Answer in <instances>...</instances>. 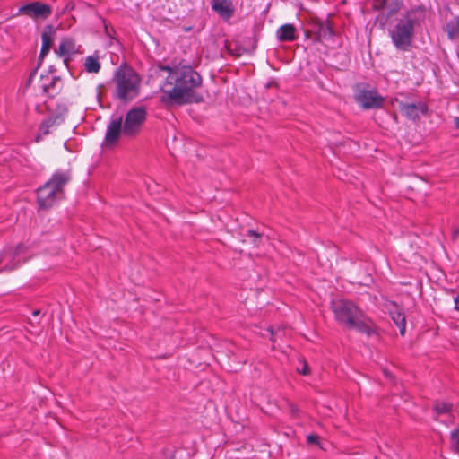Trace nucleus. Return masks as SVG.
<instances>
[{"label": "nucleus", "mask_w": 459, "mask_h": 459, "mask_svg": "<svg viewBox=\"0 0 459 459\" xmlns=\"http://www.w3.org/2000/svg\"><path fill=\"white\" fill-rule=\"evenodd\" d=\"M454 123H455V128L459 129V117H455Z\"/></svg>", "instance_id": "nucleus-35"}, {"label": "nucleus", "mask_w": 459, "mask_h": 459, "mask_svg": "<svg viewBox=\"0 0 459 459\" xmlns=\"http://www.w3.org/2000/svg\"><path fill=\"white\" fill-rule=\"evenodd\" d=\"M39 314H40V310L39 309H36V310H34L32 312V316H39Z\"/></svg>", "instance_id": "nucleus-39"}, {"label": "nucleus", "mask_w": 459, "mask_h": 459, "mask_svg": "<svg viewBox=\"0 0 459 459\" xmlns=\"http://www.w3.org/2000/svg\"><path fill=\"white\" fill-rule=\"evenodd\" d=\"M121 134L124 135L123 117H112L109 121L104 138V144L106 146H112L117 143Z\"/></svg>", "instance_id": "nucleus-10"}, {"label": "nucleus", "mask_w": 459, "mask_h": 459, "mask_svg": "<svg viewBox=\"0 0 459 459\" xmlns=\"http://www.w3.org/2000/svg\"><path fill=\"white\" fill-rule=\"evenodd\" d=\"M19 13L34 20H45L51 15L52 7L48 4H45L40 1H35L22 5L19 8Z\"/></svg>", "instance_id": "nucleus-8"}, {"label": "nucleus", "mask_w": 459, "mask_h": 459, "mask_svg": "<svg viewBox=\"0 0 459 459\" xmlns=\"http://www.w3.org/2000/svg\"><path fill=\"white\" fill-rule=\"evenodd\" d=\"M384 373L386 377H390V374L386 370H385Z\"/></svg>", "instance_id": "nucleus-42"}, {"label": "nucleus", "mask_w": 459, "mask_h": 459, "mask_svg": "<svg viewBox=\"0 0 459 459\" xmlns=\"http://www.w3.org/2000/svg\"><path fill=\"white\" fill-rule=\"evenodd\" d=\"M212 8L223 19H230L234 13L232 3L230 0H212Z\"/></svg>", "instance_id": "nucleus-15"}, {"label": "nucleus", "mask_w": 459, "mask_h": 459, "mask_svg": "<svg viewBox=\"0 0 459 459\" xmlns=\"http://www.w3.org/2000/svg\"><path fill=\"white\" fill-rule=\"evenodd\" d=\"M267 332L270 334V340L273 343H275L278 339H281L284 335L283 330L278 327L275 329L273 326L267 328Z\"/></svg>", "instance_id": "nucleus-24"}, {"label": "nucleus", "mask_w": 459, "mask_h": 459, "mask_svg": "<svg viewBox=\"0 0 459 459\" xmlns=\"http://www.w3.org/2000/svg\"><path fill=\"white\" fill-rule=\"evenodd\" d=\"M400 111L408 119L416 121L420 118V112L422 115H426L429 111V108L426 103L419 101L418 103H399Z\"/></svg>", "instance_id": "nucleus-12"}, {"label": "nucleus", "mask_w": 459, "mask_h": 459, "mask_svg": "<svg viewBox=\"0 0 459 459\" xmlns=\"http://www.w3.org/2000/svg\"><path fill=\"white\" fill-rule=\"evenodd\" d=\"M307 442L308 444H318L319 437L316 435L310 434V435L307 436Z\"/></svg>", "instance_id": "nucleus-31"}, {"label": "nucleus", "mask_w": 459, "mask_h": 459, "mask_svg": "<svg viewBox=\"0 0 459 459\" xmlns=\"http://www.w3.org/2000/svg\"><path fill=\"white\" fill-rule=\"evenodd\" d=\"M330 308L339 325L368 336L376 333V325L372 319L352 300L333 299L331 300Z\"/></svg>", "instance_id": "nucleus-2"}, {"label": "nucleus", "mask_w": 459, "mask_h": 459, "mask_svg": "<svg viewBox=\"0 0 459 459\" xmlns=\"http://www.w3.org/2000/svg\"><path fill=\"white\" fill-rule=\"evenodd\" d=\"M55 33V29L52 25H46L41 33L42 46L51 48L53 40L52 36Z\"/></svg>", "instance_id": "nucleus-20"}, {"label": "nucleus", "mask_w": 459, "mask_h": 459, "mask_svg": "<svg viewBox=\"0 0 459 459\" xmlns=\"http://www.w3.org/2000/svg\"><path fill=\"white\" fill-rule=\"evenodd\" d=\"M454 302H455V308L459 311V296L455 297Z\"/></svg>", "instance_id": "nucleus-34"}, {"label": "nucleus", "mask_w": 459, "mask_h": 459, "mask_svg": "<svg viewBox=\"0 0 459 459\" xmlns=\"http://www.w3.org/2000/svg\"><path fill=\"white\" fill-rule=\"evenodd\" d=\"M418 22L416 11L407 13L390 31V37L394 47L401 51H409L414 36V26Z\"/></svg>", "instance_id": "nucleus-5"}, {"label": "nucleus", "mask_w": 459, "mask_h": 459, "mask_svg": "<svg viewBox=\"0 0 459 459\" xmlns=\"http://www.w3.org/2000/svg\"><path fill=\"white\" fill-rule=\"evenodd\" d=\"M446 31L450 39L459 38V16L450 20L446 25Z\"/></svg>", "instance_id": "nucleus-18"}, {"label": "nucleus", "mask_w": 459, "mask_h": 459, "mask_svg": "<svg viewBox=\"0 0 459 459\" xmlns=\"http://www.w3.org/2000/svg\"><path fill=\"white\" fill-rule=\"evenodd\" d=\"M49 128H50V126L48 125V123L45 120H43L41 122V124L39 125V128L40 134H42V135L48 134H49Z\"/></svg>", "instance_id": "nucleus-28"}, {"label": "nucleus", "mask_w": 459, "mask_h": 459, "mask_svg": "<svg viewBox=\"0 0 459 459\" xmlns=\"http://www.w3.org/2000/svg\"><path fill=\"white\" fill-rule=\"evenodd\" d=\"M69 171L56 170L51 178L37 189V203L40 209H49L62 197L65 186L71 181Z\"/></svg>", "instance_id": "nucleus-4"}, {"label": "nucleus", "mask_w": 459, "mask_h": 459, "mask_svg": "<svg viewBox=\"0 0 459 459\" xmlns=\"http://www.w3.org/2000/svg\"><path fill=\"white\" fill-rule=\"evenodd\" d=\"M55 51L59 56H66L75 53V42L71 38H65Z\"/></svg>", "instance_id": "nucleus-17"}, {"label": "nucleus", "mask_w": 459, "mask_h": 459, "mask_svg": "<svg viewBox=\"0 0 459 459\" xmlns=\"http://www.w3.org/2000/svg\"><path fill=\"white\" fill-rule=\"evenodd\" d=\"M28 251V247L19 243L16 247H5L0 252V273L16 270L25 258L22 255Z\"/></svg>", "instance_id": "nucleus-6"}, {"label": "nucleus", "mask_w": 459, "mask_h": 459, "mask_svg": "<svg viewBox=\"0 0 459 459\" xmlns=\"http://www.w3.org/2000/svg\"><path fill=\"white\" fill-rule=\"evenodd\" d=\"M297 30L293 24L286 23L277 30V38L282 42H290L297 39Z\"/></svg>", "instance_id": "nucleus-16"}, {"label": "nucleus", "mask_w": 459, "mask_h": 459, "mask_svg": "<svg viewBox=\"0 0 459 459\" xmlns=\"http://www.w3.org/2000/svg\"><path fill=\"white\" fill-rule=\"evenodd\" d=\"M226 48H227L228 51H229L230 54H232V55H234V56H239V54H235V53L232 51V49H231V45H230V44L229 46H226Z\"/></svg>", "instance_id": "nucleus-36"}, {"label": "nucleus", "mask_w": 459, "mask_h": 459, "mask_svg": "<svg viewBox=\"0 0 459 459\" xmlns=\"http://www.w3.org/2000/svg\"><path fill=\"white\" fill-rule=\"evenodd\" d=\"M433 409L437 416L442 414H448L453 411V404L450 403L435 401Z\"/></svg>", "instance_id": "nucleus-22"}, {"label": "nucleus", "mask_w": 459, "mask_h": 459, "mask_svg": "<svg viewBox=\"0 0 459 459\" xmlns=\"http://www.w3.org/2000/svg\"><path fill=\"white\" fill-rule=\"evenodd\" d=\"M392 319L395 323V325L399 327V332L402 336L405 334L406 332V317L404 313L401 311H394L391 313Z\"/></svg>", "instance_id": "nucleus-19"}, {"label": "nucleus", "mask_w": 459, "mask_h": 459, "mask_svg": "<svg viewBox=\"0 0 459 459\" xmlns=\"http://www.w3.org/2000/svg\"><path fill=\"white\" fill-rule=\"evenodd\" d=\"M298 371L299 374H301L303 376H307V375L310 374V368H309V366L307 363V361H305V360L302 361V366H301V368H298Z\"/></svg>", "instance_id": "nucleus-26"}, {"label": "nucleus", "mask_w": 459, "mask_h": 459, "mask_svg": "<svg viewBox=\"0 0 459 459\" xmlns=\"http://www.w3.org/2000/svg\"><path fill=\"white\" fill-rule=\"evenodd\" d=\"M249 233L255 237H258V232H256V230H250Z\"/></svg>", "instance_id": "nucleus-40"}, {"label": "nucleus", "mask_w": 459, "mask_h": 459, "mask_svg": "<svg viewBox=\"0 0 459 459\" xmlns=\"http://www.w3.org/2000/svg\"><path fill=\"white\" fill-rule=\"evenodd\" d=\"M38 69H39V67H38V66H36V67L31 71V73H30V74L29 78H28V80H27V82H26V83H25V87H26V88H29V87L31 85L32 81H33V78H34V76L36 75V74H37V72H38Z\"/></svg>", "instance_id": "nucleus-29"}, {"label": "nucleus", "mask_w": 459, "mask_h": 459, "mask_svg": "<svg viewBox=\"0 0 459 459\" xmlns=\"http://www.w3.org/2000/svg\"><path fill=\"white\" fill-rule=\"evenodd\" d=\"M63 112H60L57 115L50 116L44 119L48 125L52 127L54 126H59L61 123L64 122V114L67 112V108L65 107H63L62 108Z\"/></svg>", "instance_id": "nucleus-23"}, {"label": "nucleus", "mask_w": 459, "mask_h": 459, "mask_svg": "<svg viewBox=\"0 0 459 459\" xmlns=\"http://www.w3.org/2000/svg\"><path fill=\"white\" fill-rule=\"evenodd\" d=\"M163 70L165 71H169V77L171 79V75L173 74V73L175 72V69H172L170 66L169 65H166L162 68Z\"/></svg>", "instance_id": "nucleus-33"}, {"label": "nucleus", "mask_w": 459, "mask_h": 459, "mask_svg": "<svg viewBox=\"0 0 459 459\" xmlns=\"http://www.w3.org/2000/svg\"><path fill=\"white\" fill-rule=\"evenodd\" d=\"M265 87L266 88L276 87V83L274 82H268Z\"/></svg>", "instance_id": "nucleus-37"}, {"label": "nucleus", "mask_w": 459, "mask_h": 459, "mask_svg": "<svg viewBox=\"0 0 459 459\" xmlns=\"http://www.w3.org/2000/svg\"><path fill=\"white\" fill-rule=\"evenodd\" d=\"M263 236H264V233H261V232H260V235H259L260 241L262 240Z\"/></svg>", "instance_id": "nucleus-43"}, {"label": "nucleus", "mask_w": 459, "mask_h": 459, "mask_svg": "<svg viewBox=\"0 0 459 459\" xmlns=\"http://www.w3.org/2000/svg\"><path fill=\"white\" fill-rule=\"evenodd\" d=\"M459 237V228H455L452 233V239L455 240Z\"/></svg>", "instance_id": "nucleus-32"}, {"label": "nucleus", "mask_w": 459, "mask_h": 459, "mask_svg": "<svg viewBox=\"0 0 459 459\" xmlns=\"http://www.w3.org/2000/svg\"><path fill=\"white\" fill-rule=\"evenodd\" d=\"M103 22H104V30H105V34H106L108 37H109V38L113 39V38H114V36H113V35L116 33L115 30H114L113 28L109 29V28H108V24L106 23V21H105V20L103 21Z\"/></svg>", "instance_id": "nucleus-30"}, {"label": "nucleus", "mask_w": 459, "mask_h": 459, "mask_svg": "<svg viewBox=\"0 0 459 459\" xmlns=\"http://www.w3.org/2000/svg\"><path fill=\"white\" fill-rule=\"evenodd\" d=\"M402 4V0H374L373 6L376 10H380L388 20L400 10Z\"/></svg>", "instance_id": "nucleus-13"}, {"label": "nucleus", "mask_w": 459, "mask_h": 459, "mask_svg": "<svg viewBox=\"0 0 459 459\" xmlns=\"http://www.w3.org/2000/svg\"><path fill=\"white\" fill-rule=\"evenodd\" d=\"M49 50H50V48L41 46L40 53L39 56V63L37 65L38 67H39L41 65L43 58L45 57V56H47L48 54Z\"/></svg>", "instance_id": "nucleus-27"}, {"label": "nucleus", "mask_w": 459, "mask_h": 459, "mask_svg": "<svg viewBox=\"0 0 459 459\" xmlns=\"http://www.w3.org/2000/svg\"><path fill=\"white\" fill-rule=\"evenodd\" d=\"M84 67L88 73L96 74L100 70V63L99 62L98 57L89 56L85 59Z\"/></svg>", "instance_id": "nucleus-21"}, {"label": "nucleus", "mask_w": 459, "mask_h": 459, "mask_svg": "<svg viewBox=\"0 0 459 459\" xmlns=\"http://www.w3.org/2000/svg\"><path fill=\"white\" fill-rule=\"evenodd\" d=\"M147 118V110L144 107H134L127 111L124 121V135L134 137L137 135L142 126Z\"/></svg>", "instance_id": "nucleus-7"}, {"label": "nucleus", "mask_w": 459, "mask_h": 459, "mask_svg": "<svg viewBox=\"0 0 459 459\" xmlns=\"http://www.w3.org/2000/svg\"><path fill=\"white\" fill-rule=\"evenodd\" d=\"M142 79L138 73L126 62L114 72L110 81L114 84L113 99L124 104L129 103L140 95Z\"/></svg>", "instance_id": "nucleus-3"}, {"label": "nucleus", "mask_w": 459, "mask_h": 459, "mask_svg": "<svg viewBox=\"0 0 459 459\" xmlns=\"http://www.w3.org/2000/svg\"><path fill=\"white\" fill-rule=\"evenodd\" d=\"M451 447L455 452H459V428L455 429L450 433Z\"/></svg>", "instance_id": "nucleus-25"}, {"label": "nucleus", "mask_w": 459, "mask_h": 459, "mask_svg": "<svg viewBox=\"0 0 459 459\" xmlns=\"http://www.w3.org/2000/svg\"><path fill=\"white\" fill-rule=\"evenodd\" d=\"M174 86L164 91L160 98V103L167 107L184 106L186 104L202 103L204 100L196 90L202 85L201 75L190 65L177 67L171 75Z\"/></svg>", "instance_id": "nucleus-1"}, {"label": "nucleus", "mask_w": 459, "mask_h": 459, "mask_svg": "<svg viewBox=\"0 0 459 459\" xmlns=\"http://www.w3.org/2000/svg\"><path fill=\"white\" fill-rule=\"evenodd\" d=\"M356 100L363 108L370 109L382 108L385 99L375 89H361L356 94Z\"/></svg>", "instance_id": "nucleus-9"}, {"label": "nucleus", "mask_w": 459, "mask_h": 459, "mask_svg": "<svg viewBox=\"0 0 459 459\" xmlns=\"http://www.w3.org/2000/svg\"><path fill=\"white\" fill-rule=\"evenodd\" d=\"M68 61H69V58L65 57L64 62H65V65H67Z\"/></svg>", "instance_id": "nucleus-41"}, {"label": "nucleus", "mask_w": 459, "mask_h": 459, "mask_svg": "<svg viewBox=\"0 0 459 459\" xmlns=\"http://www.w3.org/2000/svg\"><path fill=\"white\" fill-rule=\"evenodd\" d=\"M311 32L314 34V40L321 42L331 39L333 34V29L329 19H315L311 24Z\"/></svg>", "instance_id": "nucleus-11"}, {"label": "nucleus", "mask_w": 459, "mask_h": 459, "mask_svg": "<svg viewBox=\"0 0 459 459\" xmlns=\"http://www.w3.org/2000/svg\"><path fill=\"white\" fill-rule=\"evenodd\" d=\"M64 83L60 76L55 75L48 83L43 82L40 85L42 93L47 97L53 99L57 96L63 90Z\"/></svg>", "instance_id": "nucleus-14"}, {"label": "nucleus", "mask_w": 459, "mask_h": 459, "mask_svg": "<svg viewBox=\"0 0 459 459\" xmlns=\"http://www.w3.org/2000/svg\"><path fill=\"white\" fill-rule=\"evenodd\" d=\"M290 409L293 414L298 412V408L295 405H290Z\"/></svg>", "instance_id": "nucleus-38"}]
</instances>
